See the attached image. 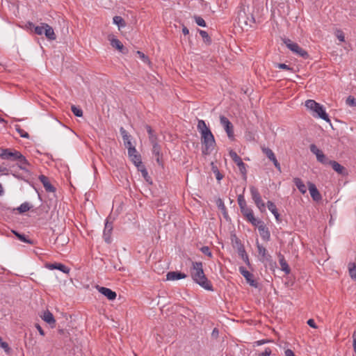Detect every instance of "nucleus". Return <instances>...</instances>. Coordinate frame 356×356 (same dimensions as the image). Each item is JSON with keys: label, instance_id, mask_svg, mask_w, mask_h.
Segmentation results:
<instances>
[{"label": "nucleus", "instance_id": "680f3d73", "mask_svg": "<svg viewBox=\"0 0 356 356\" xmlns=\"http://www.w3.org/2000/svg\"><path fill=\"white\" fill-rule=\"evenodd\" d=\"M307 324L309 326H310L311 327H313V328H316L317 326L314 322V320L312 319V318H310L307 321Z\"/></svg>", "mask_w": 356, "mask_h": 356}, {"label": "nucleus", "instance_id": "09e8293b", "mask_svg": "<svg viewBox=\"0 0 356 356\" xmlns=\"http://www.w3.org/2000/svg\"><path fill=\"white\" fill-rule=\"evenodd\" d=\"M275 67L279 69L286 70H289L291 72H293V70L292 67H289V65H287L284 63H277L275 65Z\"/></svg>", "mask_w": 356, "mask_h": 356}, {"label": "nucleus", "instance_id": "b1692460", "mask_svg": "<svg viewBox=\"0 0 356 356\" xmlns=\"http://www.w3.org/2000/svg\"><path fill=\"white\" fill-rule=\"evenodd\" d=\"M44 35L49 40H54L56 39V33L53 29V28L49 26L48 24H44Z\"/></svg>", "mask_w": 356, "mask_h": 356}, {"label": "nucleus", "instance_id": "338daca9", "mask_svg": "<svg viewBox=\"0 0 356 356\" xmlns=\"http://www.w3.org/2000/svg\"><path fill=\"white\" fill-rule=\"evenodd\" d=\"M285 356H295L294 353L291 349H286L284 352Z\"/></svg>", "mask_w": 356, "mask_h": 356}, {"label": "nucleus", "instance_id": "c756f323", "mask_svg": "<svg viewBox=\"0 0 356 356\" xmlns=\"http://www.w3.org/2000/svg\"><path fill=\"white\" fill-rule=\"evenodd\" d=\"M12 232L22 242L29 243V244H33V241L26 238L24 234H19V232L12 230Z\"/></svg>", "mask_w": 356, "mask_h": 356}, {"label": "nucleus", "instance_id": "412c9836", "mask_svg": "<svg viewBox=\"0 0 356 356\" xmlns=\"http://www.w3.org/2000/svg\"><path fill=\"white\" fill-rule=\"evenodd\" d=\"M47 267L49 269H57L67 274L69 273L70 270V269L68 267L60 263L49 264L47 265Z\"/></svg>", "mask_w": 356, "mask_h": 356}, {"label": "nucleus", "instance_id": "aec40b11", "mask_svg": "<svg viewBox=\"0 0 356 356\" xmlns=\"http://www.w3.org/2000/svg\"><path fill=\"white\" fill-rule=\"evenodd\" d=\"M187 275L185 273L178 271H170L166 275L167 280H177L186 278Z\"/></svg>", "mask_w": 356, "mask_h": 356}, {"label": "nucleus", "instance_id": "5fc2aeb1", "mask_svg": "<svg viewBox=\"0 0 356 356\" xmlns=\"http://www.w3.org/2000/svg\"><path fill=\"white\" fill-rule=\"evenodd\" d=\"M270 161H271L273 163L275 167L277 169V170L279 172H281V165L278 162L277 159H276V156H273V158H272Z\"/></svg>", "mask_w": 356, "mask_h": 356}, {"label": "nucleus", "instance_id": "5701e85b", "mask_svg": "<svg viewBox=\"0 0 356 356\" xmlns=\"http://www.w3.org/2000/svg\"><path fill=\"white\" fill-rule=\"evenodd\" d=\"M41 317L45 322L49 323L52 327L55 326V318L53 314L49 310L45 311L43 313V315L41 316Z\"/></svg>", "mask_w": 356, "mask_h": 356}, {"label": "nucleus", "instance_id": "864d4df0", "mask_svg": "<svg viewBox=\"0 0 356 356\" xmlns=\"http://www.w3.org/2000/svg\"><path fill=\"white\" fill-rule=\"evenodd\" d=\"M270 161H271L273 163L275 167L277 169V170L279 172H281V165L278 162L277 159H276V156H273V158H272Z\"/></svg>", "mask_w": 356, "mask_h": 356}, {"label": "nucleus", "instance_id": "bb28decb", "mask_svg": "<svg viewBox=\"0 0 356 356\" xmlns=\"http://www.w3.org/2000/svg\"><path fill=\"white\" fill-rule=\"evenodd\" d=\"M111 44L113 47L118 49L119 51H120L122 53H125L124 51V45L122 44V43L117 38H113L111 40Z\"/></svg>", "mask_w": 356, "mask_h": 356}, {"label": "nucleus", "instance_id": "f704fd0d", "mask_svg": "<svg viewBox=\"0 0 356 356\" xmlns=\"http://www.w3.org/2000/svg\"><path fill=\"white\" fill-rule=\"evenodd\" d=\"M15 130L18 132L21 137L24 138H29V134L25 131L24 129L21 128V127L18 124L15 125Z\"/></svg>", "mask_w": 356, "mask_h": 356}, {"label": "nucleus", "instance_id": "0eeeda50", "mask_svg": "<svg viewBox=\"0 0 356 356\" xmlns=\"http://www.w3.org/2000/svg\"><path fill=\"white\" fill-rule=\"evenodd\" d=\"M252 225L258 228L259 233L264 241H270V233L264 221H262L260 219H258L256 220L255 224Z\"/></svg>", "mask_w": 356, "mask_h": 356}, {"label": "nucleus", "instance_id": "de8ad7c7", "mask_svg": "<svg viewBox=\"0 0 356 356\" xmlns=\"http://www.w3.org/2000/svg\"><path fill=\"white\" fill-rule=\"evenodd\" d=\"M237 201L240 208L247 204L244 195L243 194H241L238 196Z\"/></svg>", "mask_w": 356, "mask_h": 356}, {"label": "nucleus", "instance_id": "79ce46f5", "mask_svg": "<svg viewBox=\"0 0 356 356\" xmlns=\"http://www.w3.org/2000/svg\"><path fill=\"white\" fill-rule=\"evenodd\" d=\"M236 243L238 245V253L242 257L243 255H245L246 253L244 246L241 244L240 241L236 240Z\"/></svg>", "mask_w": 356, "mask_h": 356}, {"label": "nucleus", "instance_id": "49530a36", "mask_svg": "<svg viewBox=\"0 0 356 356\" xmlns=\"http://www.w3.org/2000/svg\"><path fill=\"white\" fill-rule=\"evenodd\" d=\"M346 104L350 106H356V99L351 95L348 96V97L346 99Z\"/></svg>", "mask_w": 356, "mask_h": 356}, {"label": "nucleus", "instance_id": "58836bf2", "mask_svg": "<svg viewBox=\"0 0 356 356\" xmlns=\"http://www.w3.org/2000/svg\"><path fill=\"white\" fill-rule=\"evenodd\" d=\"M199 33L207 44H210L211 42V40L207 31L199 30Z\"/></svg>", "mask_w": 356, "mask_h": 356}, {"label": "nucleus", "instance_id": "4d7b16f0", "mask_svg": "<svg viewBox=\"0 0 356 356\" xmlns=\"http://www.w3.org/2000/svg\"><path fill=\"white\" fill-rule=\"evenodd\" d=\"M272 354V350L270 348H266L264 351L258 354V356H270Z\"/></svg>", "mask_w": 356, "mask_h": 356}, {"label": "nucleus", "instance_id": "e433bc0d", "mask_svg": "<svg viewBox=\"0 0 356 356\" xmlns=\"http://www.w3.org/2000/svg\"><path fill=\"white\" fill-rule=\"evenodd\" d=\"M229 154L234 163L237 165L240 161H243L242 159L234 150H230Z\"/></svg>", "mask_w": 356, "mask_h": 356}, {"label": "nucleus", "instance_id": "a18cd8bd", "mask_svg": "<svg viewBox=\"0 0 356 356\" xmlns=\"http://www.w3.org/2000/svg\"><path fill=\"white\" fill-rule=\"evenodd\" d=\"M194 19H195V21L196 24L198 26H202V27H205L206 26V22H205L204 19L202 17H201L200 16H195Z\"/></svg>", "mask_w": 356, "mask_h": 356}, {"label": "nucleus", "instance_id": "cd10ccee", "mask_svg": "<svg viewBox=\"0 0 356 356\" xmlns=\"http://www.w3.org/2000/svg\"><path fill=\"white\" fill-rule=\"evenodd\" d=\"M280 264L282 270H283L286 274H289L291 269L283 256L280 257Z\"/></svg>", "mask_w": 356, "mask_h": 356}, {"label": "nucleus", "instance_id": "4be33fe9", "mask_svg": "<svg viewBox=\"0 0 356 356\" xmlns=\"http://www.w3.org/2000/svg\"><path fill=\"white\" fill-rule=\"evenodd\" d=\"M44 24L45 23H41L38 26H35V24L33 22H28L27 26L29 29H34L35 34L38 35H42V34H44L45 31Z\"/></svg>", "mask_w": 356, "mask_h": 356}, {"label": "nucleus", "instance_id": "2eb2a0df", "mask_svg": "<svg viewBox=\"0 0 356 356\" xmlns=\"http://www.w3.org/2000/svg\"><path fill=\"white\" fill-rule=\"evenodd\" d=\"M259 260L262 262L269 261L271 259V256L268 253L267 250L261 245L258 241L256 242Z\"/></svg>", "mask_w": 356, "mask_h": 356}, {"label": "nucleus", "instance_id": "6e6552de", "mask_svg": "<svg viewBox=\"0 0 356 356\" xmlns=\"http://www.w3.org/2000/svg\"><path fill=\"white\" fill-rule=\"evenodd\" d=\"M0 157L3 159L16 161L21 157V153L17 150L0 148Z\"/></svg>", "mask_w": 356, "mask_h": 356}, {"label": "nucleus", "instance_id": "39448f33", "mask_svg": "<svg viewBox=\"0 0 356 356\" xmlns=\"http://www.w3.org/2000/svg\"><path fill=\"white\" fill-rule=\"evenodd\" d=\"M251 197L257 207L261 213L266 212V204L261 199V195L258 189L254 186L250 187Z\"/></svg>", "mask_w": 356, "mask_h": 356}, {"label": "nucleus", "instance_id": "9d476101", "mask_svg": "<svg viewBox=\"0 0 356 356\" xmlns=\"http://www.w3.org/2000/svg\"><path fill=\"white\" fill-rule=\"evenodd\" d=\"M310 148V151L316 155V159L318 162L324 164V165H327V163H329V161L330 160H329L326 156L323 154V152L320 150L316 145L314 144H312L309 147Z\"/></svg>", "mask_w": 356, "mask_h": 356}, {"label": "nucleus", "instance_id": "f257e3e1", "mask_svg": "<svg viewBox=\"0 0 356 356\" xmlns=\"http://www.w3.org/2000/svg\"><path fill=\"white\" fill-rule=\"evenodd\" d=\"M197 128L201 135V142L204 145L202 153L209 154L213 150L216 145L214 136L203 120H198Z\"/></svg>", "mask_w": 356, "mask_h": 356}, {"label": "nucleus", "instance_id": "0e129e2a", "mask_svg": "<svg viewBox=\"0 0 356 356\" xmlns=\"http://www.w3.org/2000/svg\"><path fill=\"white\" fill-rule=\"evenodd\" d=\"M35 327L38 330V331L39 332L40 335L44 336V332L43 329L42 328V327L39 324H35Z\"/></svg>", "mask_w": 356, "mask_h": 356}, {"label": "nucleus", "instance_id": "473e14b6", "mask_svg": "<svg viewBox=\"0 0 356 356\" xmlns=\"http://www.w3.org/2000/svg\"><path fill=\"white\" fill-rule=\"evenodd\" d=\"M113 23L118 26V27H124L126 24L123 18L120 16H115L113 19Z\"/></svg>", "mask_w": 356, "mask_h": 356}, {"label": "nucleus", "instance_id": "393cba45", "mask_svg": "<svg viewBox=\"0 0 356 356\" xmlns=\"http://www.w3.org/2000/svg\"><path fill=\"white\" fill-rule=\"evenodd\" d=\"M293 182L301 193L305 194L307 192V187L301 179L295 177Z\"/></svg>", "mask_w": 356, "mask_h": 356}, {"label": "nucleus", "instance_id": "69168bd1", "mask_svg": "<svg viewBox=\"0 0 356 356\" xmlns=\"http://www.w3.org/2000/svg\"><path fill=\"white\" fill-rule=\"evenodd\" d=\"M353 349H354V351L356 354V331H355L353 332Z\"/></svg>", "mask_w": 356, "mask_h": 356}, {"label": "nucleus", "instance_id": "1a4fd4ad", "mask_svg": "<svg viewBox=\"0 0 356 356\" xmlns=\"http://www.w3.org/2000/svg\"><path fill=\"white\" fill-rule=\"evenodd\" d=\"M220 124L224 127L227 136L229 139L233 140L234 137V126L227 118L224 115L220 116Z\"/></svg>", "mask_w": 356, "mask_h": 356}, {"label": "nucleus", "instance_id": "20e7f679", "mask_svg": "<svg viewBox=\"0 0 356 356\" xmlns=\"http://www.w3.org/2000/svg\"><path fill=\"white\" fill-rule=\"evenodd\" d=\"M236 19H237L238 24L241 27H243V26H249L251 27L255 23V20H254V18L252 16V15H250V16H248L247 15L244 8H241L238 12V15H237Z\"/></svg>", "mask_w": 356, "mask_h": 356}, {"label": "nucleus", "instance_id": "f03ea898", "mask_svg": "<svg viewBox=\"0 0 356 356\" xmlns=\"http://www.w3.org/2000/svg\"><path fill=\"white\" fill-rule=\"evenodd\" d=\"M191 275L193 280L204 289L210 291H213V286L210 281L208 280L203 270L202 263L199 261L192 262V268H191Z\"/></svg>", "mask_w": 356, "mask_h": 356}, {"label": "nucleus", "instance_id": "72a5a7b5", "mask_svg": "<svg viewBox=\"0 0 356 356\" xmlns=\"http://www.w3.org/2000/svg\"><path fill=\"white\" fill-rule=\"evenodd\" d=\"M262 152L267 156V158L270 160L273 156H275V154L272 149L268 147H261Z\"/></svg>", "mask_w": 356, "mask_h": 356}, {"label": "nucleus", "instance_id": "f3484780", "mask_svg": "<svg viewBox=\"0 0 356 356\" xmlns=\"http://www.w3.org/2000/svg\"><path fill=\"white\" fill-rule=\"evenodd\" d=\"M308 188L311 197L314 201L318 202L322 199V196L314 184L312 182H308Z\"/></svg>", "mask_w": 356, "mask_h": 356}, {"label": "nucleus", "instance_id": "ea45409f", "mask_svg": "<svg viewBox=\"0 0 356 356\" xmlns=\"http://www.w3.org/2000/svg\"><path fill=\"white\" fill-rule=\"evenodd\" d=\"M267 207H268V209H269V211L273 214H276L278 213L277 211V207H276V205L275 204V203H273V202L271 201H268L267 202Z\"/></svg>", "mask_w": 356, "mask_h": 356}, {"label": "nucleus", "instance_id": "7ed1b4c3", "mask_svg": "<svg viewBox=\"0 0 356 356\" xmlns=\"http://www.w3.org/2000/svg\"><path fill=\"white\" fill-rule=\"evenodd\" d=\"M306 108L309 110L312 115L315 118H319L327 122H330L328 115L321 104L313 99H308L305 102Z\"/></svg>", "mask_w": 356, "mask_h": 356}, {"label": "nucleus", "instance_id": "6e6d98bb", "mask_svg": "<svg viewBox=\"0 0 356 356\" xmlns=\"http://www.w3.org/2000/svg\"><path fill=\"white\" fill-rule=\"evenodd\" d=\"M136 53L144 63L149 62L148 57L145 56L142 51H138Z\"/></svg>", "mask_w": 356, "mask_h": 356}, {"label": "nucleus", "instance_id": "774afa93", "mask_svg": "<svg viewBox=\"0 0 356 356\" xmlns=\"http://www.w3.org/2000/svg\"><path fill=\"white\" fill-rule=\"evenodd\" d=\"M241 258L247 265H250V261H249L248 255L247 254L243 255Z\"/></svg>", "mask_w": 356, "mask_h": 356}, {"label": "nucleus", "instance_id": "dca6fc26", "mask_svg": "<svg viewBox=\"0 0 356 356\" xmlns=\"http://www.w3.org/2000/svg\"><path fill=\"white\" fill-rule=\"evenodd\" d=\"M96 289L100 293L106 296L109 300H113L116 298V293L108 288L97 286Z\"/></svg>", "mask_w": 356, "mask_h": 356}, {"label": "nucleus", "instance_id": "a19ab883", "mask_svg": "<svg viewBox=\"0 0 356 356\" xmlns=\"http://www.w3.org/2000/svg\"><path fill=\"white\" fill-rule=\"evenodd\" d=\"M71 110L73 114L76 117H81L83 115V111L74 105L71 106Z\"/></svg>", "mask_w": 356, "mask_h": 356}, {"label": "nucleus", "instance_id": "c9c22d12", "mask_svg": "<svg viewBox=\"0 0 356 356\" xmlns=\"http://www.w3.org/2000/svg\"><path fill=\"white\" fill-rule=\"evenodd\" d=\"M30 209H31V206H30L29 203L24 202L17 209L20 213H22L29 211Z\"/></svg>", "mask_w": 356, "mask_h": 356}, {"label": "nucleus", "instance_id": "bf43d9fd", "mask_svg": "<svg viewBox=\"0 0 356 356\" xmlns=\"http://www.w3.org/2000/svg\"><path fill=\"white\" fill-rule=\"evenodd\" d=\"M139 170H140L143 176L146 178V177L148 175V172L146 170V168H145V166L142 164V166H140L139 168H138Z\"/></svg>", "mask_w": 356, "mask_h": 356}, {"label": "nucleus", "instance_id": "c03bdc74", "mask_svg": "<svg viewBox=\"0 0 356 356\" xmlns=\"http://www.w3.org/2000/svg\"><path fill=\"white\" fill-rule=\"evenodd\" d=\"M200 251L205 255L208 256L209 258H211L213 257V254L208 246L202 247L200 248Z\"/></svg>", "mask_w": 356, "mask_h": 356}, {"label": "nucleus", "instance_id": "3c124183", "mask_svg": "<svg viewBox=\"0 0 356 356\" xmlns=\"http://www.w3.org/2000/svg\"><path fill=\"white\" fill-rule=\"evenodd\" d=\"M272 341L271 340H269V339H261V340H258V341H256L254 343V346H261V345H264V344H266V343H270Z\"/></svg>", "mask_w": 356, "mask_h": 356}, {"label": "nucleus", "instance_id": "f8f14e48", "mask_svg": "<svg viewBox=\"0 0 356 356\" xmlns=\"http://www.w3.org/2000/svg\"><path fill=\"white\" fill-rule=\"evenodd\" d=\"M113 223L112 222L108 221V218H106L105 226L103 232V237L107 243H110L111 242V234L113 231Z\"/></svg>", "mask_w": 356, "mask_h": 356}, {"label": "nucleus", "instance_id": "423d86ee", "mask_svg": "<svg viewBox=\"0 0 356 356\" xmlns=\"http://www.w3.org/2000/svg\"><path fill=\"white\" fill-rule=\"evenodd\" d=\"M284 42L286 46L296 55L303 58H309L307 51L301 48L297 43L292 42L290 39H285Z\"/></svg>", "mask_w": 356, "mask_h": 356}, {"label": "nucleus", "instance_id": "37998d69", "mask_svg": "<svg viewBox=\"0 0 356 356\" xmlns=\"http://www.w3.org/2000/svg\"><path fill=\"white\" fill-rule=\"evenodd\" d=\"M237 166L238 167L239 171L242 175H243L245 177L246 176L247 170L245 168V164L243 163V161H240Z\"/></svg>", "mask_w": 356, "mask_h": 356}, {"label": "nucleus", "instance_id": "603ef678", "mask_svg": "<svg viewBox=\"0 0 356 356\" xmlns=\"http://www.w3.org/2000/svg\"><path fill=\"white\" fill-rule=\"evenodd\" d=\"M0 347L2 348L4 350V351L7 353H9L10 351V348L8 343H6L5 341H1Z\"/></svg>", "mask_w": 356, "mask_h": 356}, {"label": "nucleus", "instance_id": "e2e57ef3", "mask_svg": "<svg viewBox=\"0 0 356 356\" xmlns=\"http://www.w3.org/2000/svg\"><path fill=\"white\" fill-rule=\"evenodd\" d=\"M124 145L126 147V148H127L128 152L129 151V148H135V147L132 145L131 140L125 141V143H124Z\"/></svg>", "mask_w": 356, "mask_h": 356}, {"label": "nucleus", "instance_id": "13d9d810", "mask_svg": "<svg viewBox=\"0 0 356 356\" xmlns=\"http://www.w3.org/2000/svg\"><path fill=\"white\" fill-rule=\"evenodd\" d=\"M349 274L353 279L356 280V267L355 266L349 268Z\"/></svg>", "mask_w": 356, "mask_h": 356}, {"label": "nucleus", "instance_id": "052dcab7", "mask_svg": "<svg viewBox=\"0 0 356 356\" xmlns=\"http://www.w3.org/2000/svg\"><path fill=\"white\" fill-rule=\"evenodd\" d=\"M120 132L122 136V138L127 137V136L129 135L128 132L122 127H120Z\"/></svg>", "mask_w": 356, "mask_h": 356}, {"label": "nucleus", "instance_id": "6ab92c4d", "mask_svg": "<svg viewBox=\"0 0 356 356\" xmlns=\"http://www.w3.org/2000/svg\"><path fill=\"white\" fill-rule=\"evenodd\" d=\"M327 165H331L332 169L339 175H346L348 174L346 169L335 161L330 160Z\"/></svg>", "mask_w": 356, "mask_h": 356}, {"label": "nucleus", "instance_id": "a878e982", "mask_svg": "<svg viewBox=\"0 0 356 356\" xmlns=\"http://www.w3.org/2000/svg\"><path fill=\"white\" fill-rule=\"evenodd\" d=\"M19 163V168L22 170H24L26 172H29V170L27 169V166L29 165L27 159L21 154V157L20 158H18V159L17 160Z\"/></svg>", "mask_w": 356, "mask_h": 356}, {"label": "nucleus", "instance_id": "8fccbe9b", "mask_svg": "<svg viewBox=\"0 0 356 356\" xmlns=\"http://www.w3.org/2000/svg\"><path fill=\"white\" fill-rule=\"evenodd\" d=\"M336 36H337V38H338V40L339 41H341V42H344L345 41L344 33H343L342 31L337 30V32H336Z\"/></svg>", "mask_w": 356, "mask_h": 356}, {"label": "nucleus", "instance_id": "9b49d317", "mask_svg": "<svg viewBox=\"0 0 356 356\" xmlns=\"http://www.w3.org/2000/svg\"><path fill=\"white\" fill-rule=\"evenodd\" d=\"M240 273L245 278L247 282L254 288L258 287V282L254 279V275L243 266L239 267Z\"/></svg>", "mask_w": 356, "mask_h": 356}, {"label": "nucleus", "instance_id": "ddd939ff", "mask_svg": "<svg viewBox=\"0 0 356 356\" xmlns=\"http://www.w3.org/2000/svg\"><path fill=\"white\" fill-rule=\"evenodd\" d=\"M240 210L249 222L251 224H255V222L258 218L254 217L253 211L251 208H249L246 204L245 206L241 207Z\"/></svg>", "mask_w": 356, "mask_h": 356}, {"label": "nucleus", "instance_id": "4c0bfd02", "mask_svg": "<svg viewBox=\"0 0 356 356\" xmlns=\"http://www.w3.org/2000/svg\"><path fill=\"white\" fill-rule=\"evenodd\" d=\"M217 204H218V208L222 211V212L223 213V215H224V217L225 218H227V209L224 204V202L222 201L221 199H218V202H217Z\"/></svg>", "mask_w": 356, "mask_h": 356}, {"label": "nucleus", "instance_id": "c85d7f7f", "mask_svg": "<svg viewBox=\"0 0 356 356\" xmlns=\"http://www.w3.org/2000/svg\"><path fill=\"white\" fill-rule=\"evenodd\" d=\"M146 130L149 135V141L152 143H154L157 142V136L154 134V131L149 125L145 126Z\"/></svg>", "mask_w": 356, "mask_h": 356}, {"label": "nucleus", "instance_id": "7c9ffc66", "mask_svg": "<svg viewBox=\"0 0 356 356\" xmlns=\"http://www.w3.org/2000/svg\"><path fill=\"white\" fill-rule=\"evenodd\" d=\"M152 153L154 156H162V154L161 152V146L159 145L158 142L152 143Z\"/></svg>", "mask_w": 356, "mask_h": 356}, {"label": "nucleus", "instance_id": "2f4dec72", "mask_svg": "<svg viewBox=\"0 0 356 356\" xmlns=\"http://www.w3.org/2000/svg\"><path fill=\"white\" fill-rule=\"evenodd\" d=\"M211 170L215 174L216 178L218 181H220L223 178V175L219 171L218 167L211 163Z\"/></svg>", "mask_w": 356, "mask_h": 356}, {"label": "nucleus", "instance_id": "4468645a", "mask_svg": "<svg viewBox=\"0 0 356 356\" xmlns=\"http://www.w3.org/2000/svg\"><path fill=\"white\" fill-rule=\"evenodd\" d=\"M128 155L130 157L131 161L134 163V165L138 168L142 166L143 163L141 161V156L140 154L137 153V150L136 148H129Z\"/></svg>", "mask_w": 356, "mask_h": 356}, {"label": "nucleus", "instance_id": "a211bd4d", "mask_svg": "<svg viewBox=\"0 0 356 356\" xmlns=\"http://www.w3.org/2000/svg\"><path fill=\"white\" fill-rule=\"evenodd\" d=\"M39 179L43 184V186L47 192L54 193L56 191V188L51 185L47 177L41 175L39 176Z\"/></svg>", "mask_w": 356, "mask_h": 356}]
</instances>
